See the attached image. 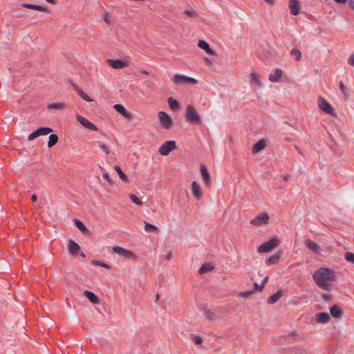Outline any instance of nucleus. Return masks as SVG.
I'll return each mask as SVG.
<instances>
[{
  "instance_id": "25",
  "label": "nucleus",
  "mask_w": 354,
  "mask_h": 354,
  "mask_svg": "<svg viewBox=\"0 0 354 354\" xmlns=\"http://www.w3.org/2000/svg\"><path fill=\"white\" fill-rule=\"evenodd\" d=\"M316 320L318 323H326L329 319L330 316L328 313H319L315 315Z\"/></svg>"
},
{
  "instance_id": "3",
  "label": "nucleus",
  "mask_w": 354,
  "mask_h": 354,
  "mask_svg": "<svg viewBox=\"0 0 354 354\" xmlns=\"http://www.w3.org/2000/svg\"><path fill=\"white\" fill-rule=\"evenodd\" d=\"M172 81H173L174 84H177V85L188 84H196L198 83L197 80H196L193 77H187L186 75H180V74H176V75H174V77H172Z\"/></svg>"
},
{
  "instance_id": "19",
  "label": "nucleus",
  "mask_w": 354,
  "mask_h": 354,
  "mask_svg": "<svg viewBox=\"0 0 354 354\" xmlns=\"http://www.w3.org/2000/svg\"><path fill=\"white\" fill-rule=\"evenodd\" d=\"M282 75V71L279 68L275 69L269 75V80L273 82H277L279 81Z\"/></svg>"
},
{
  "instance_id": "38",
  "label": "nucleus",
  "mask_w": 354,
  "mask_h": 354,
  "mask_svg": "<svg viewBox=\"0 0 354 354\" xmlns=\"http://www.w3.org/2000/svg\"><path fill=\"white\" fill-rule=\"evenodd\" d=\"M254 292V290H249L245 292H241L239 293V297H242L243 299L248 298L250 295H252Z\"/></svg>"
},
{
  "instance_id": "62",
  "label": "nucleus",
  "mask_w": 354,
  "mask_h": 354,
  "mask_svg": "<svg viewBox=\"0 0 354 354\" xmlns=\"http://www.w3.org/2000/svg\"><path fill=\"white\" fill-rule=\"evenodd\" d=\"M80 256L82 257H85V254L84 252H80Z\"/></svg>"
},
{
  "instance_id": "10",
  "label": "nucleus",
  "mask_w": 354,
  "mask_h": 354,
  "mask_svg": "<svg viewBox=\"0 0 354 354\" xmlns=\"http://www.w3.org/2000/svg\"><path fill=\"white\" fill-rule=\"evenodd\" d=\"M51 132H53V129L50 127H41L31 133L28 136V140H32L40 136H45Z\"/></svg>"
},
{
  "instance_id": "9",
  "label": "nucleus",
  "mask_w": 354,
  "mask_h": 354,
  "mask_svg": "<svg viewBox=\"0 0 354 354\" xmlns=\"http://www.w3.org/2000/svg\"><path fill=\"white\" fill-rule=\"evenodd\" d=\"M176 148V142L173 140H169L164 142L158 149L159 153L162 156H167L169 153Z\"/></svg>"
},
{
  "instance_id": "40",
  "label": "nucleus",
  "mask_w": 354,
  "mask_h": 354,
  "mask_svg": "<svg viewBox=\"0 0 354 354\" xmlns=\"http://www.w3.org/2000/svg\"><path fill=\"white\" fill-rule=\"evenodd\" d=\"M191 337H192V340L197 345H201L203 342V339L198 335L193 334V335H192Z\"/></svg>"
},
{
  "instance_id": "52",
  "label": "nucleus",
  "mask_w": 354,
  "mask_h": 354,
  "mask_svg": "<svg viewBox=\"0 0 354 354\" xmlns=\"http://www.w3.org/2000/svg\"><path fill=\"white\" fill-rule=\"evenodd\" d=\"M83 100L88 102L93 101V99H91L87 94H86V95L83 97Z\"/></svg>"
},
{
  "instance_id": "59",
  "label": "nucleus",
  "mask_w": 354,
  "mask_h": 354,
  "mask_svg": "<svg viewBox=\"0 0 354 354\" xmlns=\"http://www.w3.org/2000/svg\"><path fill=\"white\" fill-rule=\"evenodd\" d=\"M46 1H47L48 3H51V4H55L56 3L55 0H46Z\"/></svg>"
},
{
  "instance_id": "28",
  "label": "nucleus",
  "mask_w": 354,
  "mask_h": 354,
  "mask_svg": "<svg viewBox=\"0 0 354 354\" xmlns=\"http://www.w3.org/2000/svg\"><path fill=\"white\" fill-rule=\"evenodd\" d=\"M281 297H282V292H281V290H278L275 294L272 295V296H270L268 298V301L269 304H274Z\"/></svg>"
},
{
  "instance_id": "47",
  "label": "nucleus",
  "mask_w": 354,
  "mask_h": 354,
  "mask_svg": "<svg viewBox=\"0 0 354 354\" xmlns=\"http://www.w3.org/2000/svg\"><path fill=\"white\" fill-rule=\"evenodd\" d=\"M185 15L188 17H194L196 15V12L194 10H185Z\"/></svg>"
},
{
  "instance_id": "56",
  "label": "nucleus",
  "mask_w": 354,
  "mask_h": 354,
  "mask_svg": "<svg viewBox=\"0 0 354 354\" xmlns=\"http://www.w3.org/2000/svg\"><path fill=\"white\" fill-rule=\"evenodd\" d=\"M73 87L74 88V89L75 90V91L77 92V89H80V88L75 83H71Z\"/></svg>"
},
{
  "instance_id": "30",
  "label": "nucleus",
  "mask_w": 354,
  "mask_h": 354,
  "mask_svg": "<svg viewBox=\"0 0 354 354\" xmlns=\"http://www.w3.org/2000/svg\"><path fill=\"white\" fill-rule=\"evenodd\" d=\"M114 169L118 173L120 178L123 182L127 183L129 181L127 175L124 174V172L122 171L121 168L118 165L114 166Z\"/></svg>"
},
{
  "instance_id": "7",
  "label": "nucleus",
  "mask_w": 354,
  "mask_h": 354,
  "mask_svg": "<svg viewBox=\"0 0 354 354\" xmlns=\"http://www.w3.org/2000/svg\"><path fill=\"white\" fill-rule=\"evenodd\" d=\"M317 106L322 111L325 112L326 113L332 116L335 115L333 108L323 97H318Z\"/></svg>"
},
{
  "instance_id": "54",
  "label": "nucleus",
  "mask_w": 354,
  "mask_h": 354,
  "mask_svg": "<svg viewBox=\"0 0 354 354\" xmlns=\"http://www.w3.org/2000/svg\"><path fill=\"white\" fill-rule=\"evenodd\" d=\"M171 258H172V254H171V252H169V253L166 255V257H165V259H166L167 261L170 260Z\"/></svg>"
},
{
  "instance_id": "41",
  "label": "nucleus",
  "mask_w": 354,
  "mask_h": 354,
  "mask_svg": "<svg viewBox=\"0 0 354 354\" xmlns=\"http://www.w3.org/2000/svg\"><path fill=\"white\" fill-rule=\"evenodd\" d=\"M99 147L106 153L109 154L110 153V149L109 147L106 145L105 144L102 142H98Z\"/></svg>"
},
{
  "instance_id": "26",
  "label": "nucleus",
  "mask_w": 354,
  "mask_h": 354,
  "mask_svg": "<svg viewBox=\"0 0 354 354\" xmlns=\"http://www.w3.org/2000/svg\"><path fill=\"white\" fill-rule=\"evenodd\" d=\"M266 147V142L263 140H261L257 142L252 148V153H258L263 150Z\"/></svg>"
},
{
  "instance_id": "53",
  "label": "nucleus",
  "mask_w": 354,
  "mask_h": 354,
  "mask_svg": "<svg viewBox=\"0 0 354 354\" xmlns=\"http://www.w3.org/2000/svg\"><path fill=\"white\" fill-rule=\"evenodd\" d=\"M348 4L350 7L354 10V0H348Z\"/></svg>"
},
{
  "instance_id": "60",
  "label": "nucleus",
  "mask_w": 354,
  "mask_h": 354,
  "mask_svg": "<svg viewBox=\"0 0 354 354\" xmlns=\"http://www.w3.org/2000/svg\"><path fill=\"white\" fill-rule=\"evenodd\" d=\"M37 197L35 194L32 195V197H31L32 201H34V202L37 201Z\"/></svg>"
},
{
  "instance_id": "23",
  "label": "nucleus",
  "mask_w": 354,
  "mask_h": 354,
  "mask_svg": "<svg viewBox=\"0 0 354 354\" xmlns=\"http://www.w3.org/2000/svg\"><path fill=\"white\" fill-rule=\"evenodd\" d=\"M198 46L209 55H215V52L209 47V45L203 40H199Z\"/></svg>"
},
{
  "instance_id": "48",
  "label": "nucleus",
  "mask_w": 354,
  "mask_h": 354,
  "mask_svg": "<svg viewBox=\"0 0 354 354\" xmlns=\"http://www.w3.org/2000/svg\"><path fill=\"white\" fill-rule=\"evenodd\" d=\"M205 61L207 65H212L214 64V60L212 58L205 57Z\"/></svg>"
},
{
  "instance_id": "2",
  "label": "nucleus",
  "mask_w": 354,
  "mask_h": 354,
  "mask_svg": "<svg viewBox=\"0 0 354 354\" xmlns=\"http://www.w3.org/2000/svg\"><path fill=\"white\" fill-rule=\"evenodd\" d=\"M185 118L187 121L195 124H200L201 118L193 105H188L186 109Z\"/></svg>"
},
{
  "instance_id": "34",
  "label": "nucleus",
  "mask_w": 354,
  "mask_h": 354,
  "mask_svg": "<svg viewBox=\"0 0 354 354\" xmlns=\"http://www.w3.org/2000/svg\"><path fill=\"white\" fill-rule=\"evenodd\" d=\"M48 147H53L58 141V136L56 134H50L48 138Z\"/></svg>"
},
{
  "instance_id": "44",
  "label": "nucleus",
  "mask_w": 354,
  "mask_h": 354,
  "mask_svg": "<svg viewBox=\"0 0 354 354\" xmlns=\"http://www.w3.org/2000/svg\"><path fill=\"white\" fill-rule=\"evenodd\" d=\"M347 63L348 64L354 66V51L348 57Z\"/></svg>"
},
{
  "instance_id": "16",
  "label": "nucleus",
  "mask_w": 354,
  "mask_h": 354,
  "mask_svg": "<svg viewBox=\"0 0 354 354\" xmlns=\"http://www.w3.org/2000/svg\"><path fill=\"white\" fill-rule=\"evenodd\" d=\"M192 191L194 198L197 200L200 199L202 196V191L200 185L196 182L193 181L192 183Z\"/></svg>"
},
{
  "instance_id": "17",
  "label": "nucleus",
  "mask_w": 354,
  "mask_h": 354,
  "mask_svg": "<svg viewBox=\"0 0 354 354\" xmlns=\"http://www.w3.org/2000/svg\"><path fill=\"white\" fill-rule=\"evenodd\" d=\"M200 169H201V175H202V176L203 178V180L205 181V183L207 186H209L210 185V183H211V179H210V176L209 174V172H208L206 167L204 165H201V167H200Z\"/></svg>"
},
{
  "instance_id": "11",
  "label": "nucleus",
  "mask_w": 354,
  "mask_h": 354,
  "mask_svg": "<svg viewBox=\"0 0 354 354\" xmlns=\"http://www.w3.org/2000/svg\"><path fill=\"white\" fill-rule=\"evenodd\" d=\"M106 62L111 67L115 69H121L129 65L127 62L121 59H109L106 60Z\"/></svg>"
},
{
  "instance_id": "24",
  "label": "nucleus",
  "mask_w": 354,
  "mask_h": 354,
  "mask_svg": "<svg viewBox=\"0 0 354 354\" xmlns=\"http://www.w3.org/2000/svg\"><path fill=\"white\" fill-rule=\"evenodd\" d=\"M330 315L334 317V318H340L342 315V309L337 305H335V306H333L330 308Z\"/></svg>"
},
{
  "instance_id": "51",
  "label": "nucleus",
  "mask_w": 354,
  "mask_h": 354,
  "mask_svg": "<svg viewBox=\"0 0 354 354\" xmlns=\"http://www.w3.org/2000/svg\"><path fill=\"white\" fill-rule=\"evenodd\" d=\"M77 93L82 99L86 95V93L81 88L77 89Z\"/></svg>"
},
{
  "instance_id": "15",
  "label": "nucleus",
  "mask_w": 354,
  "mask_h": 354,
  "mask_svg": "<svg viewBox=\"0 0 354 354\" xmlns=\"http://www.w3.org/2000/svg\"><path fill=\"white\" fill-rule=\"evenodd\" d=\"M305 245L311 251H313V252L316 253V254H319L321 252V247L315 243V242H313V241L310 240V239H306L305 241Z\"/></svg>"
},
{
  "instance_id": "18",
  "label": "nucleus",
  "mask_w": 354,
  "mask_h": 354,
  "mask_svg": "<svg viewBox=\"0 0 354 354\" xmlns=\"http://www.w3.org/2000/svg\"><path fill=\"white\" fill-rule=\"evenodd\" d=\"M84 295L88 298V299L94 304H98L100 303V299L97 297L93 292L89 290H85Z\"/></svg>"
},
{
  "instance_id": "27",
  "label": "nucleus",
  "mask_w": 354,
  "mask_h": 354,
  "mask_svg": "<svg viewBox=\"0 0 354 354\" xmlns=\"http://www.w3.org/2000/svg\"><path fill=\"white\" fill-rule=\"evenodd\" d=\"M250 77L252 83L258 86H261V78L258 73L252 72L250 73Z\"/></svg>"
},
{
  "instance_id": "42",
  "label": "nucleus",
  "mask_w": 354,
  "mask_h": 354,
  "mask_svg": "<svg viewBox=\"0 0 354 354\" xmlns=\"http://www.w3.org/2000/svg\"><path fill=\"white\" fill-rule=\"evenodd\" d=\"M345 259L347 261L353 262L354 263V254L352 252H346L345 254Z\"/></svg>"
},
{
  "instance_id": "8",
  "label": "nucleus",
  "mask_w": 354,
  "mask_h": 354,
  "mask_svg": "<svg viewBox=\"0 0 354 354\" xmlns=\"http://www.w3.org/2000/svg\"><path fill=\"white\" fill-rule=\"evenodd\" d=\"M158 115L161 125L167 129H170L173 124V120L170 115L165 111H160Z\"/></svg>"
},
{
  "instance_id": "49",
  "label": "nucleus",
  "mask_w": 354,
  "mask_h": 354,
  "mask_svg": "<svg viewBox=\"0 0 354 354\" xmlns=\"http://www.w3.org/2000/svg\"><path fill=\"white\" fill-rule=\"evenodd\" d=\"M268 277H265L263 279V282L261 284V286H260V288H259V291H261L263 290V286H264L265 283L268 281Z\"/></svg>"
},
{
  "instance_id": "20",
  "label": "nucleus",
  "mask_w": 354,
  "mask_h": 354,
  "mask_svg": "<svg viewBox=\"0 0 354 354\" xmlns=\"http://www.w3.org/2000/svg\"><path fill=\"white\" fill-rule=\"evenodd\" d=\"M24 8H28V9H33L41 12H48V9L46 6H37L35 4H30V3H23L21 5Z\"/></svg>"
},
{
  "instance_id": "58",
  "label": "nucleus",
  "mask_w": 354,
  "mask_h": 354,
  "mask_svg": "<svg viewBox=\"0 0 354 354\" xmlns=\"http://www.w3.org/2000/svg\"><path fill=\"white\" fill-rule=\"evenodd\" d=\"M265 1L270 5L274 4V0H265Z\"/></svg>"
},
{
  "instance_id": "6",
  "label": "nucleus",
  "mask_w": 354,
  "mask_h": 354,
  "mask_svg": "<svg viewBox=\"0 0 354 354\" xmlns=\"http://www.w3.org/2000/svg\"><path fill=\"white\" fill-rule=\"evenodd\" d=\"M279 243V241L277 238H272L268 241L262 243L259 248L257 251L260 253L268 252L274 248H276Z\"/></svg>"
},
{
  "instance_id": "29",
  "label": "nucleus",
  "mask_w": 354,
  "mask_h": 354,
  "mask_svg": "<svg viewBox=\"0 0 354 354\" xmlns=\"http://www.w3.org/2000/svg\"><path fill=\"white\" fill-rule=\"evenodd\" d=\"M290 55L294 58V59L297 62H299L301 59V53L299 50L296 48H292L290 52Z\"/></svg>"
},
{
  "instance_id": "31",
  "label": "nucleus",
  "mask_w": 354,
  "mask_h": 354,
  "mask_svg": "<svg viewBox=\"0 0 354 354\" xmlns=\"http://www.w3.org/2000/svg\"><path fill=\"white\" fill-rule=\"evenodd\" d=\"M74 222H75V224L76 227L82 232H83L84 234L88 233V230L87 229V227L84 225V223L81 221H80L78 219H75Z\"/></svg>"
},
{
  "instance_id": "55",
  "label": "nucleus",
  "mask_w": 354,
  "mask_h": 354,
  "mask_svg": "<svg viewBox=\"0 0 354 354\" xmlns=\"http://www.w3.org/2000/svg\"><path fill=\"white\" fill-rule=\"evenodd\" d=\"M254 289L253 290H254V291L257 290H259L261 285H259L257 283H254Z\"/></svg>"
},
{
  "instance_id": "63",
  "label": "nucleus",
  "mask_w": 354,
  "mask_h": 354,
  "mask_svg": "<svg viewBox=\"0 0 354 354\" xmlns=\"http://www.w3.org/2000/svg\"><path fill=\"white\" fill-rule=\"evenodd\" d=\"M158 297H159V296H158V295H157V296L156 297V299H158Z\"/></svg>"
},
{
  "instance_id": "1",
  "label": "nucleus",
  "mask_w": 354,
  "mask_h": 354,
  "mask_svg": "<svg viewBox=\"0 0 354 354\" xmlns=\"http://www.w3.org/2000/svg\"><path fill=\"white\" fill-rule=\"evenodd\" d=\"M335 271L328 268H319L313 273V278L317 286L325 290H329L330 283L335 281Z\"/></svg>"
},
{
  "instance_id": "61",
  "label": "nucleus",
  "mask_w": 354,
  "mask_h": 354,
  "mask_svg": "<svg viewBox=\"0 0 354 354\" xmlns=\"http://www.w3.org/2000/svg\"><path fill=\"white\" fill-rule=\"evenodd\" d=\"M140 73H143V74H146V75H148L149 74V72L145 71V70H142L140 71Z\"/></svg>"
},
{
  "instance_id": "43",
  "label": "nucleus",
  "mask_w": 354,
  "mask_h": 354,
  "mask_svg": "<svg viewBox=\"0 0 354 354\" xmlns=\"http://www.w3.org/2000/svg\"><path fill=\"white\" fill-rule=\"evenodd\" d=\"M103 19L107 24H111V15L109 12H105L103 15Z\"/></svg>"
},
{
  "instance_id": "12",
  "label": "nucleus",
  "mask_w": 354,
  "mask_h": 354,
  "mask_svg": "<svg viewBox=\"0 0 354 354\" xmlns=\"http://www.w3.org/2000/svg\"><path fill=\"white\" fill-rule=\"evenodd\" d=\"M76 117H77V120H78V122L82 126H84L85 128H87V129H88L90 130H93V131H97V127L94 124L91 122L86 118H84L80 115H77Z\"/></svg>"
},
{
  "instance_id": "39",
  "label": "nucleus",
  "mask_w": 354,
  "mask_h": 354,
  "mask_svg": "<svg viewBox=\"0 0 354 354\" xmlns=\"http://www.w3.org/2000/svg\"><path fill=\"white\" fill-rule=\"evenodd\" d=\"M144 223H145V230L146 231L149 232V231H151V230H153V231L158 230L157 227H156L155 225L150 224L146 221H145Z\"/></svg>"
},
{
  "instance_id": "36",
  "label": "nucleus",
  "mask_w": 354,
  "mask_h": 354,
  "mask_svg": "<svg viewBox=\"0 0 354 354\" xmlns=\"http://www.w3.org/2000/svg\"><path fill=\"white\" fill-rule=\"evenodd\" d=\"M279 258H280L279 254H274L268 258V263L270 264H274L279 261Z\"/></svg>"
},
{
  "instance_id": "35",
  "label": "nucleus",
  "mask_w": 354,
  "mask_h": 354,
  "mask_svg": "<svg viewBox=\"0 0 354 354\" xmlns=\"http://www.w3.org/2000/svg\"><path fill=\"white\" fill-rule=\"evenodd\" d=\"M129 196L130 199L132 201V202L136 204L137 205L142 206L143 205V203L134 194H130Z\"/></svg>"
},
{
  "instance_id": "13",
  "label": "nucleus",
  "mask_w": 354,
  "mask_h": 354,
  "mask_svg": "<svg viewBox=\"0 0 354 354\" xmlns=\"http://www.w3.org/2000/svg\"><path fill=\"white\" fill-rule=\"evenodd\" d=\"M113 108L125 118L128 120L132 119V114L123 105L117 104L113 106Z\"/></svg>"
},
{
  "instance_id": "21",
  "label": "nucleus",
  "mask_w": 354,
  "mask_h": 354,
  "mask_svg": "<svg viewBox=\"0 0 354 354\" xmlns=\"http://www.w3.org/2000/svg\"><path fill=\"white\" fill-rule=\"evenodd\" d=\"M68 107L66 102L50 103L47 105L48 109L64 110Z\"/></svg>"
},
{
  "instance_id": "37",
  "label": "nucleus",
  "mask_w": 354,
  "mask_h": 354,
  "mask_svg": "<svg viewBox=\"0 0 354 354\" xmlns=\"http://www.w3.org/2000/svg\"><path fill=\"white\" fill-rule=\"evenodd\" d=\"M91 263L94 266H100V267H103L106 269H110V266L104 263V262H102V261H97V260H92L91 261Z\"/></svg>"
},
{
  "instance_id": "46",
  "label": "nucleus",
  "mask_w": 354,
  "mask_h": 354,
  "mask_svg": "<svg viewBox=\"0 0 354 354\" xmlns=\"http://www.w3.org/2000/svg\"><path fill=\"white\" fill-rule=\"evenodd\" d=\"M339 90L341 91V92L344 95H346V88L345 85L344 84V83L342 81L339 82Z\"/></svg>"
},
{
  "instance_id": "14",
  "label": "nucleus",
  "mask_w": 354,
  "mask_h": 354,
  "mask_svg": "<svg viewBox=\"0 0 354 354\" xmlns=\"http://www.w3.org/2000/svg\"><path fill=\"white\" fill-rule=\"evenodd\" d=\"M289 8L292 15L297 16L300 12V6L297 0H289Z\"/></svg>"
},
{
  "instance_id": "22",
  "label": "nucleus",
  "mask_w": 354,
  "mask_h": 354,
  "mask_svg": "<svg viewBox=\"0 0 354 354\" xmlns=\"http://www.w3.org/2000/svg\"><path fill=\"white\" fill-rule=\"evenodd\" d=\"M80 250V245L73 240L68 241V250L73 255H76Z\"/></svg>"
},
{
  "instance_id": "32",
  "label": "nucleus",
  "mask_w": 354,
  "mask_h": 354,
  "mask_svg": "<svg viewBox=\"0 0 354 354\" xmlns=\"http://www.w3.org/2000/svg\"><path fill=\"white\" fill-rule=\"evenodd\" d=\"M214 268V267L211 263H205L199 269V273L201 274L206 273L209 271L212 270Z\"/></svg>"
},
{
  "instance_id": "45",
  "label": "nucleus",
  "mask_w": 354,
  "mask_h": 354,
  "mask_svg": "<svg viewBox=\"0 0 354 354\" xmlns=\"http://www.w3.org/2000/svg\"><path fill=\"white\" fill-rule=\"evenodd\" d=\"M102 178L104 180H106L109 184L111 185L112 184V180L111 178H110L109 175L108 173H103L102 174Z\"/></svg>"
},
{
  "instance_id": "33",
  "label": "nucleus",
  "mask_w": 354,
  "mask_h": 354,
  "mask_svg": "<svg viewBox=\"0 0 354 354\" xmlns=\"http://www.w3.org/2000/svg\"><path fill=\"white\" fill-rule=\"evenodd\" d=\"M167 102H168V104H169V107L173 109V110H177L179 109V103L178 102L174 99L173 97H170L168 98L167 100Z\"/></svg>"
},
{
  "instance_id": "5",
  "label": "nucleus",
  "mask_w": 354,
  "mask_h": 354,
  "mask_svg": "<svg viewBox=\"0 0 354 354\" xmlns=\"http://www.w3.org/2000/svg\"><path fill=\"white\" fill-rule=\"evenodd\" d=\"M270 216L266 212H261L250 221V224L257 226H265L268 224Z\"/></svg>"
},
{
  "instance_id": "50",
  "label": "nucleus",
  "mask_w": 354,
  "mask_h": 354,
  "mask_svg": "<svg viewBox=\"0 0 354 354\" xmlns=\"http://www.w3.org/2000/svg\"><path fill=\"white\" fill-rule=\"evenodd\" d=\"M77 93L82 99L86 95V93L81 88L77 89Z\"/></svg>"
},
{
  "instance_id": "57",
  "label": "nucleus",
  "mask_w": 354,
  "mask_h": 354,
  "mask_svg": "<svg viewBox=\"0 0 354 354\" xmlns=\"http://www.w3.org/2000/svg\"><path fill=\"white\" fill-rule=\"evenodd\" d=\"M337 3H345L347 0H334Z\"/></svg>"
},
{
  "instance_id": "4",
  "label": "nucleus",
  "mask_w": 354,
  "mask_h": 354,
  "mask_svg": "<svg viewBox=\"0 0 354 354\" xmlns=\"http://www.w3.org/2000/svg\"><path fill=\"white\" fill-rule=\"evenodd\" d=\"M113 251L115 254L129 260H136L137 256L136 254L129 250H127L124 248L120 246H114L113 248Z\"/></svg>"
}]
</instances>
